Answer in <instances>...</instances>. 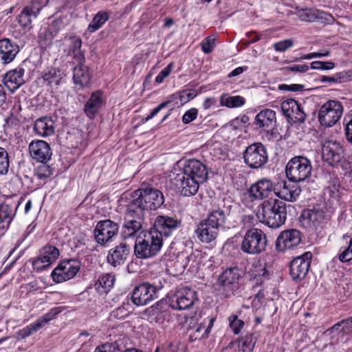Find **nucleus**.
Masks as SVG:
<instances>
[{"label":"nucleus","mask_w":352,"mask_h":352,"mask_svg":"<svg viewBox=\"0 0 352 352\" xmlns=\"http://www.w3.org/2000/svg\"><path fill=\"white\" fill-rule=\"evenodd\" d=\"M274 194L287 201H295L301 192L300 188L286 181L278 182L274 186Z\"/></svg>","instance_id":"nucleus-21"},{"label":"nucleus","mask_w":352,"mask_h":352,"mask_svg":"<svg viewBox=\"0 0 352 352\" xmlns=\"http://www.w3.org/2000/svg\"><path fill=\"white\" fill-rule=\"evenodd\" d=\"M172 183L178 188L184 196H191L195 195L198 191L199 184L203 182H198L193 177H188L182 173H176V169L173 172Z\"/></svg>","instance_id":"nucleus-12"},{"label":"nucleus","mask_w":352,"mask_h":352,"mask_svg":"<svg viewBox=\"0 0 352 352\" xmlns=\"http://www.w3.org/2000/svg\"><path fill=\"white\" fill-rule=\"evenodd\" d=\"M65 42L67 47L64 50V52L67 55L72 56L76 63H85V55L81 50V38L76 36H70L65 39Z\"/></svg>","instance_id":"nucleus-27"},{"label":"nucleus","mask_w":352,"mask_h":352,"mask_svg":"<svg viewBox=\"0 0 352 352\" xmlns=\"http://www.w3.org/2000/svg\"><path fill=\"white\" fill-rule=\"evenodd\" d=\"M144 217V214L142 213V210H137L129 204L125 212L124 223L122 227L121 236L124 239L135 236L142 230Z\"/></svg>","instance_id":"nucleus-5"},{"label":"nucleus","mask_w":352,"mask_h":352,"mask_svg":"<svg viewBox=\"0 0 352 352\" xmlns=\"http://www.w3.org/2000/svg\"><path fill=\"white\" fill-rule=\"evenodd\" d=\"M311 161L302 155L292 157L285 167L287 179L295 183L307 181L311 176Z\"/></svg>","instance_id":"nucleus-4"},{"label":"nucleus","mask_w":352,"mask_h":352,"mask_svg":"<svg viewBox=\"0 0 352 352\" xmlns=\"http://www.w3.org/2000/svg\"><path fill=\"white\" fill-rule=\"evenodd\" d=\"M130 308L129 303H123L111 312V317L118 320L124 319L129 315Z\"/></svg>","instance_id":"nucleus-45"},{"label":"nucleus","mask_w":352,"mask_h":352,"mask_svg":"<svg viewBox=\"0 0 352 352\" xmlns=\"http://www.w3.org/2000/svg\"><path fill=\"white\" fill-rule=\"evenodd\" d=\"M274 190L272 183L267 179H259L249 189L250 196L254 199H263L267 197Z\"/></svg>","instance_id":"nucleus-28"},{"label":"nucleus","mask_w":352,"mask_h":352,"mask_svg":"<svg viewBox=\"0 0 352 352\" xmlns=\"http://www.w3.org/2000/svg\"><path fill=\"white\" fill-rule=\"evenodd\" d=\"M182 226V221L176 216L160 215L155 220V229L152 231H157L162 236H168L173 232L179 229Z\"/></svg>","instance_id":"nucleus-15"},{"label":"nucleus","mask_w":352,"mask_h":352,"mask_svg":"<svg viewBox=\"0 0 352 352\" xmlns=\"http://www.w3.org/2000/svg\"><path fill=\"white\" fill-rule=\"evenodd\" d=\"M170 101H166V102H164L161 103L160 104H159L156 108L153 109L151 114L146 118V121H148V120H151V118H153L162 109L166 107L168 105V104H170Z\"/></svg>","instance_id":"nucleus-62"},{"label":"nucleus","mask_w":352,"mask_h":352,"mask_svg":"<svg viewBox=\"0 0 352 352\" xmlns=\"http://www.w3.org/2000/svg\"><path fill=\"white\" fill-rule=\"evenodd\" d=\"M195 291L184 287L178 291L170 299V306L177 310H184L191 307L197 300Z\"/></svg>","instance_id":"nucleus-16"},{"label":"nucleus","mask_w":352,"mask_h":352,"mask_svg":"<svg viewBox=\"0 0 352 352\" xmlns=\"http://www.w3.org/2000/svg\"><path fill=\"white\" fill-rule=\"evenodd\" d=\"M241 276L238 268H230L225 270L219 277L218 283L224 287L236 286Z\"/></svg>","instance_id":"nucleus-36"},{"label":"nucleus","mask_w":352,"mask_h":352,"mask_svg":"<svg viewBox=\"0 0 352 352\" xmlns=\"http://www.w3.org/2000/svg\"><path fill=\"white\" fill-rule=\"evenodd\" d=\"M343 113V107L338 100H329L324 103L318 112L320 123L326 127L335 125L340 119Z\"/></svg>","instance_id":"nucleus-7"},{"label":"nucleus","mask_w":352,"mask_h":352,"mask_svg":"<svg viewBox=\"0 0 352 352\" xmlns=\"http://www.w3.org/2000/svg\"><path fill=\"white\" fill-rule=\"evenodd\" d=\"M329 217L320 209L305 210L301 214V222L307 227H317L326 223Z\"/></svg>","instance_id":"nucleus-24"},{"label":"nucleus","mask_w":352,"mask_h":352,"mask_svg":"<svg viewBox=\"0 0 352 352\" xmlns=\"http://www.w3.org/2000/svg\"><path fill=\"white\" fill-rule=\"evenodd\" d=\"M53 39V34L49 31H46L43 33V37L41 40V45H48L52 43Z\"/></svg>","instance_id":"nucleus-63"},{"label":"nucleus","mask_w":352,"mask_h":352,"mask_svg":"<svg viewBox=\"0 0 352 352\" xmlns=\"http://www.w3.org/2000/svg\"><path fill=\"white\" fill-rule=\"evenodd\" d=\"M336 83H343L352 80V71H342L335 74Z\"/></svg>","instance_id":"nucleus-55"},{"label":"nucleus","mask_w":352,"mask_h":352,"mask_svg":"<svg viewBox=\"0 0 352 352\" xmlns=\"http://www.w3.org/2000/svg\"><path fill=\"white\" fill-rule=\"evenodd\" d=\"M40 254L49 258L52 261H56L59 256V250L55 246L52 245H47L44 246L41 250Z\"/></svg>","instance_id":"nucleus-49"},{"label":"nucleus","mask_w":352,"mask_h":352,"mask_svg":"<svg viewBox=\"0 0 352 352\" xmlns=\"http://www.w3.org/2000/svg\"><path fill=\"white\" fill-rule=\"evenodd\" d=\"M311 258V252H306L292 261L289 270L294 280H302L305 277L310 267Z\"/></svg>","instance_id":"nucleus-14"},{"label":"nucleus","mask_w":352,"mask_h":352,"mask_svg":"<svg viewBox=\"0 0 352 352\" xmlns=\"http://www.w3.org/2000/svg\"><path fill=\"white\" fill-rule=\"evenodd\" d=\"M218 230L219 228L204 219L198 224L195 233L202 243H209L217 238Z\"/></svg>","instance_id":"nucleus-26"},{"label":"nucleus","mask_w":352,"mask_h":352,"mask_svg":"<svg viewBox=\"0 0 352 352\" xmlns=\"http://www.w3.org/2000/svg\"><path fill=\"white\" fill-rule=\"evenodd\" d=\"M73 69L74 82L83 88L88 87L90 84L91 74L89 68L84 64L85 63H77Z\"/></svg>","instance_id":"nucleus-32"},{"label":"nucleus","mask_w":352,"mask_h":352,"mask_svg":"<svg viewBox=\"0 0 352 352\" xmlns=\"http://www.w3.org/2000/svg\"><path fill=\"white\" fill-rule=\"evenodd\" d=\"M229 324L235 334H239L244 327L243 320L238 318L236 315H231L229 318Z\"/></svg>","instance_id":"nucleus-51"},{"label":"nucleus","mask_w":352,"mask_h":352,"mask_svg":"<svg viewBox=\"0 0 352 352\" xmlns=\"http://www.w3.org/2000/svg\"><path fill=\"white\" fill-rule=\"evenodd\" d=\"M294 42L292 39H285L274 44V48L277 52H285L287 49L293 46Z\"/></svg>","instance_id":"nucleus-56"},{"label":"nucleus","mask_w":352,"mask_h":352,"mask_svg":"<svg viewBox=\"0 0 352 352\" xmlns=\"http://www.w3.org/2000/svg\"><path fill=\"white\" fill-rule=\"evenodd\" d=\"M47 3L48 0H32L30 4L25 6L24 8H28L30 12L37 16L40 11Z\"/></svg>","instance_id":"nucleus-48"},{"label":"nucleus","mask_w":352,"mask_h":352,"mask_svg":"<svg viewBox=\"0 0 352 352\" xmlns=\"http://www.w3.org/2000/svg\"><path fill=\"white\" fill-rule=\"evenodd\" d=\"M344 149L339 142L327 140L322 145V157L324 162L333 166L340 162L344 157Z\"/></svg>","instance_id":"nucleus-18"},{"label":"nucleus","mask_w":352,"mask_h":352,"mask_svg":"<svg viewBox=\"0 0 352 352\" xmlns=\"http://www.w3.org/2000/svg\"><path fill=\"white\" fill-rule=\"evenodd\" d=\"M53 263L54 261L49 258L40 254L39 257L32 261V266L36 271H42L49 267Z\"/></svg>","instance_id":"nucleus-46"},{"label":"nucleus","mask_w":352,"mask_h":352,"mask_svg":"<svg viewBox=\"0 0 352 352\" xmlns=\"http://www.w3.org/2000/svg\"><path fill=\"white\" fill-rule=\"evenodd\" d=\"M243 159L250 168H261L268 160L266 148L260 142L252 144L243 152Z\"/></svg>","instance_id":"nucleus-8"},{"label":"nucleus","mask_w":352,"mask_h":352,"mask_svg":"<svg viewBox=\"0 0 352 352\" xmlns=\"http://www.w3.org/2000/svg\"><path fill=\"white\" fill-rule=\"evenodd\" d=\"M130 254V246L125 243H120L109 250L107 262L113 267L120 266L125 263Z\"/></svg>","instance_id":"nucleus-23"},{"label":"nucleus","mask_w":352,"mask_h":352,"mask_svg":"<svg viewBox=\"0 0 352 352\" xmlns=\"http://www.w3.org/2000/svg\"><path fill=\"white\" fill-rule=\"evenodd\" d=\"M333 332H338L342 336L352 333V317L342 320L335 324L331 329Z\"/></svg>","instance_id":"nucleus-39"},{"label":"nucleus","mask_w":352,"mask_h":352,"mask_svg":"<svg viewBox=\"0 0 352 352\" xmlns=\"http://www.w3.org/2000/svg\"><path fill=\"white\" fill-rule=\"evenodd\" d=\"M34 130L40 136H50L54 132V122L49 117L40 118L35 121Z\"/></svg>","instance_id":"nucleus-34"},{"label":"nucleus","mask_w":352,"mask_h":352,"mask_svg":"<svg viewBox=\"0 0 352 352\" xmlns=\"http://www.w3.org/2000/svg\"><path fill=\"white\" fill-rule=\"evenodd\" d=\"M334 67L335 64L331 61L316 60L311 63V69H312L330 70L334 68Z\"/></svg>","instance_id":"nucleus-53"},{"label":"nucleus","mask_w":352,"mask_h":352,"mask_svg":"<svg viewBox=\"0 0 352 352\" xmlns=\"http://www.w3.org/2000/svg\"><path fill=\"white\" fill-rule=\"evenodd\" d=\"M284 116L290 123H303L307 117L304 107L294 99H287L281 103Z\"/></svg>","instance_id":"nucleus-11"},{"label":"nucleus","mask_w":352,"mask_h":352,"mask_svg":"<svg viewBox=\"0 0 352 352\" xmlns=\"http://www.w3.org/2000/svg\"><path fill=\"white\" fill-rule=\"evenodd\" d=\"M301 233L296 229L286 230L280 232L276 241V248L280 252L292 249L301 242Z\"/></svg>","instance_id":"nucleus-17"},{"label":"nucleus","mask_w":352,"mask_h":352,"mask_svg":"<svg viewBox=\"0 0 352 352\" xmlns=\"http://www.w3.org/2000/svg\"><path fill=\"white\" fill-rule=\"evenodd\" d=\"M115 278L109 274H103L98 278L96 285L102 287L104 292H107L113 285Z\"/></svg>","instance_id":"nucleus-44"},{"label":"nucleus","mask_w":352,"mask_h":352,"mask_svg":"<svg viewBox=\"0 0 352 352\" xmlns=\"http://www.w3.org/2000/svg\"><path fill=\"white\" fill-rule=\"evenodd\" d=\"M221 103L229 108L241 107L245 104L244 98L240 96H221Z\"/></svg>","instance_id":"nucleus-43"},{"label":"nucleus","mask_w":352,"mask_h":352,"mask_svg":"<svg viewBox=\"0 0 352 352\" xmlns=\"http://www.w3.org/2000/svg\"><path fill=\"white\" fill-rule=\"evenodd\" d=\"M94 352H118V344L106 343L96 348Z\"/></svg>","instance_id":"nucleus-59"},{"label":"nucleus","mask_w":352,"mask_h":352,"mask_svg":"<svg viewBox=\"0 0 352 352\" xmlns=\"http://www.w3.org/2000/svg\"><path fill=\"white\" fill-rule=\"evenodd\" d=\"M215 38L208 36L201 44V48L204 53H210L214 47Z\"/></svg>","instance_id":"nucleus-57"},{"label":"nucleus","mask_w":352,"mask_h":352,"mask_svg":"<svg viewBox=\"0 0 352 352\" xmlns=\"http://www.w3.org/2000/svg\"><path fill=\"white\" fill-rule=\"evenodd\" d=\"M119 228L118 223L111 219L98 221L94 230V239L96 243L102 246H106L107 243L118 234Z\"/></svg>","instance_id":"nucleus-9"},{"label":"nucleus","mask_w":352,"mask_h":352,"mask_svg":"<svg viewBox=\"0 0 352 352\" xmlns=\"http://www.w3.org/2000/svg\"><path fill=\"white\" fill-rule=\"evenodd\" d=\"M338 258L342 263L352 260V239H349L347 247L339 254Z\"/></svg>","instance_id":"nucleus-54"},{"label":"nucleus","mask_w":352,"mask_h":352,"mask_svg":"<svg viewBox=\"0 0 352 352\" xmlns=\"http://www.w3.org/2000/svg\"><path fill=\"white\" fill-rule=\"evenodd\" d=\"M256 338L252 333L247 334L240 340L239 350L241 352H251L254 348Z\"/></svg>","instance_id":"nucleus-42"},{"label":"nucleus","mask_w":352,"mask_h":352,"mask_svg":"<svg viewBox=\"0 0 352 352\" xmlns=\"http://www.w3.org/2000/svg\"><path fill=\"white\" fill-rule=\"evenodd\" d=\"M267 245V239L264 232L257 228L248 230L243 237L241 249L243 252L256 254L264 251Z\"/></svg>","instance_id":"nucleus-6"},{"label":"nucleus","mask_w":352,"mask_h":352,"mask_svg":"<svg viewBox=\"0 0 352 352\" xmlns=\"http://www.w3.org/2000/svg\"><path fill=\"white\" fill-rule=\"evenodd\" d=\"M19 52V45L9 38L0 40V58L3 64L11 63Z\"/></svg>","instance_id":"nucleus-29"},{"label":"nucleus","mask_w":352,"mask_h":352,"mask_svg":"<svg viewBox=\"0 0 352 352\" xmlns=\"http://www.w3.org/2000/svg\"><path fill=\"white\" fill-rule=\"evenodd\" d=\"M230 214V208H226V209L218 208L213 210L206 219L210 223L219 228L220 226L229 228L230 226L226 225V221Z\"/></svg>","instance_id":"nucleus-35"},{"label":"nucleus","mask_w":352,"mask_h":352,"mask_svg":"<svg viewBox=\"0 0 352 352\" xmlns=\"http://www.w3.org/2000/svg\"><path fill=\"white\" fill-rule=\"evenodd\" d=\"M58 314V311L57 308L52 309L50 313L38 318L34 322L19 330L15 334V338L19 340L30 336L34 333L41 329L45 324L52 320Z\"/></svg>","instance_id":"nucleus-20"},{"label":"nucleus","mask_w":352,"mask_h":352,"mask_svg":"<svg viewBox=\"0 0 352 352\" xmlns=\"http://www.w3.org/2000/svg\"><path fill=\"white\" fill-rule=\"evenodd\" d=\"M205 325L203 323L199 324L195 331H192L189 334V341L190 342L208 337V331L204 330Z\"/></svg>","instance_id":"nucleus-47"},{"label":"nucleus","mask_w":352,"mask_h":352,"mask_svg":"<svg viewBox=\"0 0 352 352\" xmlns=\"http://www.w3.org/2000/svg\"><path fill=\"white\" fill-rule=\"evenodd\" d=\"M108 20V14L105 12H99L94 17L88 26V30L94 32L98 30Z\"/></svg>","instance_id":"nucleus-41"},{"label":"nucleus","mask_w":352,"mask_h":352,"mask_svg":"<svg viewBox=\"0 0 352 352\" xmlns=\"http://www.w3.org/2000/svg\"><path fill=\"white\" fill-rule=\"evenodd\" d=\"M260 221L272 228L283 226L287 219L286 204L278 199L264 201L258 211Z\"/></svg>","instance_id":"nucleus-1"},{"label":"nucleus","mask_w":352,"mask_h":352,"mask_svg":"<svg viewBox=\"0 0 352 352\" xmlns=\"http://www.w3.org/2000/svg\"><path fill=\"white\" fill-rule=\"evenodd\" d=\"M19 203L4 202L0 205V223L3 228H8L15 216Z\"/></svg>","instance_id":"nucleus-33"},{"label":"nucleus","mask_w":352,"mask_h":352,"mask_svg":"<svg viewBox=\"0 0 352 352\" xmlns=\"http://www.w3.org/2000/svg\"><path fill=\"white\" fill-rule=\"evenodd\" d=\"M254 123L267 133L272 131L276 126V112L269 109L261 111L256 116Z\"/></svg>","instance_id":"nucleus-25"},{"label":"nucleus","mask_w":352,"mask_h":352,"mask_svg":"<svg viewBox=\"0 0 352 352\" xmlns=\"http://www.w3.org/2000/svg\"><path fill=\"white\" fill-rule=\"evenodd\" d=\"M159 288L150 284L144 283L136 285L131 293V300L136 306H143L149 303L157 297Z\"/></svg>","instance_id":"nucleus-10"},{"label":"nucleus","mask_w":352,"mask_h":352,"mask_svg":"<svg viewBox=\"0 0 352 352\" xmlns=\"http://www.w3.org/2000/svg\"><path fill=\"white\" fill-rule=\"evenodd\" d=\"M138 197L130 202L131 207L144 211L155 210L164 202L163 193L152 187L141 188L134 192Z\"/></svg>","instance_id":"nucleus-3"},{"label":"nucleus","mask_w":352,"mask_h":352,"mask_svg":"<svg viewBox=\"0 0 352 352\" xmlns=\"http://www.w3.org/2000/svg\"><path fill=\"white\" fill-rule=\"evenodd\" d=\"M78 261L70 259L60 263L52 272V278L56 283H62L72 278L79 271Z\"/></svg>","instance_id":"nucleus-13"},{"label":"nucleus","mask_w":352,"mask_h":352,"mask_svg":"<svg viewBox=\"0 0 352 352\" xmlns=\"http://www.w3.org/2000/svg\"><path fill=\"white\" fill-rule=\"evenodd\" d=\"M286 72H301L304 73L308 71L309 66L307 65H294L284 68Z\"/></svg>","instance_id":"nucleus-61"},{"label":"nucleus","mask_w":352,"mask_h":352,"mask_svg":"<svg viewBox=\"0 0 352 352\" xmlns=\"http://www.w3.org/2000/svg\"><path fill=\"white\" fill-rule=\"evenodd\" d=\"M36 17L28 8H23L18 16V22L23 30H30L32 28V21Z\"/></svg>","instance_id":"nucleus-38"},{"label":"nucleus","mask_w":352,"mask_h":352,"mask_svg":"<svg viewBox=\"0 0 352 352\" xmlns=\"http://www.w3.org/2000/svg\"><path fill=\"white\" fill-rule=\"evenodd\" d=\"M24 69L18 67L8 71L3 78L5 85L12 92L16 91L20 86L25 83Z\"/></svg>","instance_id":"nucleus-30"},{"label":"nucleus","mask_w":352,"mask_h":352,"mask_svg":"<svg viewBox=\"0 0 352 352\" xmlns=\"http://www.w3.org/2000/svg\"><path fill=\"white\" fill-rule=\"evenodd\" d=\"M102 93L100 91L93 93L86 102L84 108L85 113L89 118H93L102 104Z\"/></svg>","instance_id":"nucleus-37"},{"label":"nucleus","mask_w":352,"mask_h":352,"mask_svg":"<svg viewBox=\"0 0 352 352\" xmlns=\"http://www.w3.org/2000/svg\"><path fill=\"white\" fill-rule=\"evenodd\" d=\"M197 109L195 108H192L188 110L182 117V122L184 124H188L196 119L197 116Z\"/></svg>","instance_id":"nucleus-58"},{"label":"nucleus","mask_w":352,"mask_h":352,"mask_svg":"<svg viewBox=\"0 0 352 352\" xmlns=\"http://www.w3.org/2000/svg\"><path fill=\"white\" fill-rule=\"evenodd\" d=\"M180 172L188 177H193L198 182L204 183L208 177L206 166L201 162L195 159L185 161Z\"/></svg>","instance_id":"nucleus-19"},{"label":"nucleus","mask_w":352,"mask_h":352,"mask_svg":"<svg viewBox=\"0 0 352 352\" xmlns=\"http://www.w3.org/2000/svg\"><path fill=\"white\" fill-rule=\"evenodd\" d=\"M29 151L31 157L41 163H46L52 155L49 144L43 140L32 141L29 145Z\"/></svg>","instance_id":"nucleus-22"},{"label":"nucleus","mask_w":352,"mask_h":352,"mask_svg":"<svg viewBox=\"0 0 352 352\" xmlns=\"http://www.w3.org/2000/svg\"><path fill=\"white\" fill-rule=\"evenodd\" d=\"M9 157L7 151L0 147V175L6 174L9 168Z\"/></svg>","instance_id":"nucleus-50"},{"label":"nucleus","mask_w":352,"mask_h":352,"mask_svg":"<svg viewBox=\"0 0 352 352\" xmlns=\"http://www.w3.org/2000/svg\"><path fill=\"white\" fill-rule=\"evenodd\" d=\"M345 135L347 141L352 143V119L347 123L346 126Z\"/></svg>","instance_id":"nucleus-64"},{"label":"nucleus","mask_w":352,"mask_h":352,"mask_svg":"<svg viewBox=\"0 0 352 352\" xmlns=\"http://www.w3.org/2000/svg\"><path fill=\"white\" fill-rule=\"evenodd\" d=\"M173 68V63L168 65L163 69L155 78V82L162 83L165 78L169 76Z\"/></svg>","instance_id":"nucleus-60"},{"label":"nucleus","mask_w":352,"mask_h":352,"mask_svg":"<svg viewBox=\"0 0 352 352\" xmlns=\"http://www.w3.org/2000/svg\"><path fill=\"white\" fill-rule=\"evenodd\" d=\"M163 244L161 234L157 231L147 232L138 236L134 245V254L139 259H148L155 256Z\"/></svg>","instance_id":"nucleus-2"},{"label":"nucleus","mask_w":352,"mask_h":352,"mask_svg":"<svg viewBox=\"0 0 352 352\" xmlns=\"http://www.w3.org/2000/svg\"><path fill=\"white\" fill-rule=\"evenodd\" d=\"M52 175V170L50 167L45 164V163H43L36 168L35 172V176L39 179H44L47 178Z\"/></svg>","instance_id":"nucleus-52"},{"label":"nucleus","mask_w":352,"mask_h":352,"mask_svg":"<svg viewBox=\"0 0 352 352\" xmlns=\"http://www.w3.org/2000/svg\"><path fill=\"white\" fill-rule=\"evenodd\" d=\"M63 78V74L58 69L51 68L43 75V79L50 85H58Z\"/></svg>","instance_id":"nucleus-40"},{"label":"nucleus","mask_w":352,"mask_h":352,"mask_svg":"<svg viewBox=\"0 0 352 352\" xmlns=\"http://www.w3.org/2000/svg\"><path fill=\"white\" fill-rule=\"evenodd\" d=\"M301 21L307 22L318 21L320 23H330L333 17L329 13L313 9H305L298 12Z\"/></svg>","instance_id":"nucleus-31"}]
</instances>
